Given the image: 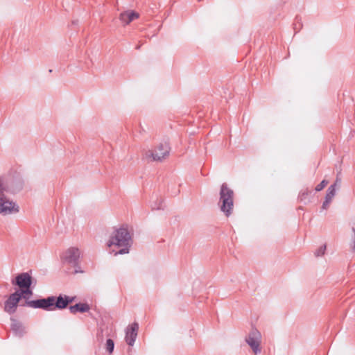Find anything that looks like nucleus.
<instances>
[{
  "label": "nucleus",
  "mask_w": 355,
  "mask_h": 355,
  "mask_svg": "<svg viewBox=\"0 0 355 355\" xmlns=\"http://www.w3.org/2000/svg\"><path fill=\"white\" fill-rule=\"evenodd\" d=\"M328 184V181L326 180H323L319 184H318L316 187H315V191H320L321 190H322Z\"/></svg>",
  "instance_id": "nucleus-19"
},
{
  "label": "nucleus",
  "mask_w": 355,
  "mask_h": 355,
  "mask_svg": "<svg viewBox=\"0 0 355 355\" xmlns=\"http://www.w3.org/2000/svg\"><path fill=\"white\" fill-rule=\"evenodd\" d=\"M132 243V236L128 231L127 226L123 225L113 232L110 237L107 245L108 248L116 246L121 248L117 251H115L114 250H112V252L116 256L119 254L129 253Z\"/></svg>",
  "instance_id": "nucleus-1"
},
{
  "label": "nucleus",
  "mask_w": 355,
  "mask_h": 355,
  "mask_svg": "<svg viewBox=\"0 0 355 355\" xmlns=\"http://www.w3.org/2000/svg\"><path fill=\"white\" fill-rule=\"evenodd\" d=\"M311 193V191H309L308 189H306L304 190H302L300 192L298 196V200L300 202H304V204L306 203V199L307 196Z\"/></svg>",
  "instance_id": "nucleus-16"
},
{
  "label": "nucleus",
  "mask_w": 355,
  "mask_h": 355,
  "mask_svg": "<svg viewBox=\"0 0 355 355\" xmlns=\"http://www.w3.org/2000/svg\"><path fill=\"white\" fill-rule=\"evenodd\" d=\"M74 272H75V273H77V272H78V270L76 269V270H75V271H74Z\"/></svg>",
  "instance_id": "nucleus-26"
},
{
  "label": "nucleus",
  "mask_w": 355,
  "mask_h": 355,
  "mask_svg": "<svg viewBox=\"0 0 355 355\" xmlns=\"http://www.w3.org/2000/svg\"><path fill=\"white\" fill-rule=\"evenodd\" d=\"M336 196V184H331L327 191L325 199L331 201Z\"/></svg>",
  "instance_id": "nucleus-15"
},
{
  "label": "nucleus",
  "mask_w": 355,
  "mask_h": 355,
  "mask_svg": "<svg viewBox=\"0 0 355 355\" xmlns=\"http://www.w3.org/2000/svg\"><path fill=\"white\" fill-rule=\"evenodd\" d=\"M171 147L167 142L159 144L153 150H146L144 154V158L152 161L162 162L169 155Z\"/></svg>",
  "instance_id": "nucleus-4"
},
{
  "label": "nucleus",
  "mask_w": 355,
  "mask_h": 355,
  "mask_svg": "<svg viewBox=\"0 0 355 355\" xmlns=\"http://www.w3.org/2000/svg\"><path fill=\"white\" fill-rule=\"evenodd\" d=\"M331 201L330 200H328L327 199H324V201L322 203V208L324 209H327V207H329V204L331 203Z\"/></svg>",
  "instance_id": "nucleus-22"
},
{
  "label": "nucleus",
  "mask_w": 355,
  "mask_h": 355,
  "mask_svg": "<svg viewBox=\"0 0 355 355\" xmlns=\"http://www.w3.org/2000/svg\"><path fill=\"white\" fill-rule=\"evenodd\" d=\"M90 309V307L87 303H78L75 305L69 306V311L71 313L75 314L77 312L85 313Z\"/></svg>",
  "instance_id": "nucleus-13"
},
{
  "label": "nucleus",
  "mask_w": 355,
  "mask_h": 355,
  "mask_svg": "<svg viewBox=\"0 0 355 355\" xmlns=\"http://www.w3.org/2000/svg\"><path fill=\"white\" fill-rule=\"evenodd\" d=\"M15 292H18V294L21 296V300L22 298H24L25 300H28L29 298L30 295H33V291H32L31 287H29L28 288H20V290H17ZM28 300H26V302Z\"/></svg>",
  "instance_id": "nucleus-14"
},
{
  "label": "nucleus",
  "mask_w": 355,
  "mask_h": 355,
  "mask_svg": "<svg viewBox=\"0 0 355 355\" xmlns=\"http://www.w3.org/2000/svg\"><path fill=\"white\" fill-rule=\"evenodd\" d=\"M80 254V252L78 248L71 247L64 252V259L68 263L77 267L79 263Z\"/></svg>",
  "instance_id": "nucleus-9"
},
{
  "label": "nucleus",
  "mask_w": 355,
  "mask_h": 355,
  "mask_svg": "<svg viewBox=\"0 0 355 355\" xmlns=\"http://www.w3.org/2000/svg\"><path fill=\"white\" fill-rule=\"evenodd\" d=\"M352 231L354 234V241H353L354 245H353L352 248H353V250H354L355 249V228L354 227L352 228Z\"/></svg>",
  "instance_id": "nucleus-25"
},
{
  "label": "nucleus",
  "mask_w": 355,
  "mask_h": 355,
  "mask_svg": "<svg viewBox=\"0 0 355 355\" xmlns=\"http://www.w3.org/2000/svg\"><path fill=\"white\" fill-rule=\"evenodd\" d=\"M261 334L257 329H252L245 338V342L250 345L255 354L261 352L260 348Z\"/></svg>",
  "instance_id": "nucleus-6"
},
{
  "label": "nucleus",
  "mask_w": 355,
  "mask_h": 355,
  "mask_svg": "<svg viewBox=\"0 0 355 355\" xmlns=\"http://www.w3.org/2000/svg\"><path fill=\"white\" fill-rule=\"evenodd\" d=\"M161 204H162V201H160L159 205H155V206L152 205V209H162Z\"/></svg>",
  "instance_id": "nucleus-23"
},
{
  "label": "nucleus",
  "mask_w": 355,
  "mask_h": 355,
  "mask_svg": "<svg viewBox=\"0 0 355 355\" xmlns=\"http://www.w3.org/2000/svg\"><path fill=\"white\" fill-rule=\"evenodd\" d=\"M334 184H336V187H340V179L338 177H337L336 180V181H335V182Z\"/></svg>",
  "instance_id": "nucleus-24"
},
{
  "label": "nucleus",
  "mask_w": 355,
  "mask_h": 355,
  "mask_svg": "<svg viewBox=\"0 0 355 355\" xmlns=\"http://www.w3.org/2000/svg\"><path fill=\"white\" fill-rule=\"evenodd\" d=\"M139 14L134 10H127L123 12L119 15V19L121 23L125 26L129 24L130 22L136 19H138Z\"/></svg>",
  "instance_id": "nucleus-11"
},
{
  "label": "nucleus",
  "mask_w": 355,
  "mask_h": 355,
  "mask_svg": "<svg viewBox=\"0 0 355 355\" xmlns=\"http://www.w3.org/2000/svg\"><path fill=\"white\" fill-rule=\"evenodd\" d=\"M11 329L13 333L19 338L23 337L26 333L25 327L15 320H12Z\"/></svg>",
  "instance_id": "nucleus-12"
},
{
  "label": "nucleus",
  "mask_w": 355,
  "mask_h": 355,
  "mask_svg": "<svg viewBox=\"0 0 355 355\" xmlns=\"http://www.w3.org/2000/svg\"><path fill=\"white\" fill-rule=\"evenodd\" d=\"M219 194L220 210L228 217L232 214L234 207V191L228 187L227 183H223L220 186Z\"/></svg>",
  "instance_id": "nucleus-3"
},
{
  "label": "nucleus",
  "mask_w": 355,
  "mask_h": 355,
  "mask_svg": "<svg viewBox=\"0 0 355 355\" xmlns=\"http://www.w3.org/2000/svg\"><path fill=\"white\" fill-rule=\"evenodd\" d=\"M0 182V214L3 216L17 214L19 211L18 204L6 196Z\"/></svg>",
  "instance_id": "nucleus-5"
},
{
  "label": "nucleus",
  "mask_w": 355,
  "mask_h": 355,
  "mask_svg": "<svg viewBox=\"0 0 355 355\" xmlns=\"http://www.w3.org/2000/svg\"><path fill=\"white\" fill-rule=\"evenodd\" d=\"M326 248H327L326 245H323L320 246L315 252V253H314L315 256L317 257L323 256L324 254V253H325Z\"/></svg>",
  "instance_id": "nucleus-18"
},
{
  "label": "nucleus",
  "mask_w": 355,
  "mask_h": 355,
  "mask_svg": "<svg viewBox=\"0 0 355 355\" xmlns=\"http://www.w3.org/2000/svg\"><path fill=\"white\" fill-rule=\"evenodd\" d=\"M138 330L139 324L137 322H133L126 328L125 339L128 345L133 346L137 337Z\"/></svg>",
  "instance_id": "nucleus-10"
},
{
  "label": "nucleus",
  "mask_w": 355,
  "mask_h": 355,
  "mask_svg": "<svg viewBox=\"0 0 355 355\" xmlns=\"http://www.w3.org/2000/svg\"><path fill=\"white\" fill-rule=\"evenodd\" d=\"M105 348H106L107 352L110 354H112L114 349V343L112 339L108 338L106 340Z\"/></svg>",
  "instance_id": "nucleus-17"
},
{
  "label": "nucleus",
  "mask_w": 355,
  "mask_h": 355,
  "mask_svg": "<svg viewBox=\"0 0 355 355\" xmlns=\"http://www.w3.org/2000/svg\"><path fill=\"white\" fill-rule=\"evenodd\" d=\"M300 21V19H299L298 17H297L295 18V23H294V29L295 30L297 29V31H300V29L301 28V27L302 26V24H301V22Z\"/></svg>",
  "instance_id": "nucleus-20"
},
{
  "label": "nucleus",
  "mask_w": 355,
  "mask_h": 355,
  "mask_svg": "<svg viewBox=\"0 0 355 355\" xmlns=\"http://www.w3.org/2000/svg\"><path fill=\"white\" fill-rule=\"evenodd\" d=\"M20 300L21 296L18 294V292L10 294L4 302V311L10 315L15 313Z\"/></svg>",
  "instance_id": "nucleus-7"
},
{
  "label": "nucleus",
  "mask_w": 355,
  "mask_h": 355,
  "mask_svg": "<svg viewBox=\"0 0 355 355\" xmlns=\"http://www.w3.org/2000/svg\"><path fill=\"white\" fill-rule=\"evenodd\" d=\"M64 297H65V300H66V302H67V306H69V304H70L71 303L74 302L75 300H76V297H71V296H68V295H64Z\"/></svg>",
  "instance_id": "nucleus-21"
},
{
  "label": "nucleus",
  "mask_w": 355,
  "mask_h": 355,
  "mask_svg": "<svg viewBox=\"0 0 355 355\" xmlns=\"http://www.w3.org/2000/svg\"><path fill=\"white\" fill-rule=\"evenodd\" d=\"M12 284L17 286L19 288H28L33 284V278L28 272H21L12 280Z\"/></svg>",
  "instance_id": "nucleus-8"
},
{
  "label": "nucleus",
  "mask_w": 355,
  "mask_h": 355,
  "mask_svg": "<svg viewBox=\"0 0 355 355\" xmlns=\"http://www.w3.org/2000/svg\"><path fill=\"white\" fill-rule=\"evenodd\" d=\"M26 305L34 309H41L45 311L62 310L67 308L64 295L62 294L57 297L51 295L46 298L27 301Z\"/></svg>",
  "instance_id": "nucleus-2"
}]
</instances>
